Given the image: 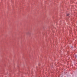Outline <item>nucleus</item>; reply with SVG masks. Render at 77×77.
I'll use <instances>...</instances> for the list:
<instances>
[{"instance_id":"f257e3e1","label":"nucleus","mask_w":77,"mask_h":77,"mask_svg":"<svg viewBox=\"0 0 77 77\" xmlns=\"http://www.w3.org/2000/svg\"><path fill=\"white\" fill-rule=\"evenodd\" d=\"M69 14H67V16H69Z\"/></svg>"}]
</instances>
